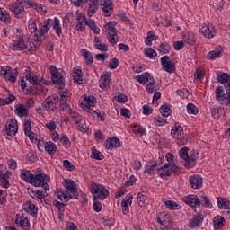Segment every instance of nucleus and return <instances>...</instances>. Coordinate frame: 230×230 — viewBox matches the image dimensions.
<instances>
[{"instance_id": "cd10ccee", "label": "nucleus", "mask_w": 230, "mask_h": 230, "mask_svg": "<svg viewBox=\"0 0 230 230\" xmlns=\"http://www.w3.org/2000/svg\"><path fill=\"white\" fill-rule=\"evenodd\" d=\"M105 146L108 150L111 148H119L121 146V141L116 137H110L106 140Z\"/></svg>"}, {"instance_id": "2f4dec72", "label": "nucleus", "mask_w": 230, "mask_h": 230, "mask_svg": "<svg viewBox=\"0 0 230 230\" xmlns=\"http://www.w3.org/2000/svg\"><path fill=\"white\" fill-rule=\"evenodd\" d=\"M51 28L55 30L58 37H60L62 35V25H60V20L58 17H54V19L52 20Z\"/></svg>"}, {"instance_id": "dca6fc26", "label": "nucleus", "mask_w": 230, "mask_h": 230, "mask_svg": "<svg viewBox=\"0 0 230 230\" xmlns=\"http://www.w3.org/2000/svg\"><path fill=\"white\" fill-rule=\"evenodd\" d=\"M204 222V214L197 213L190 219L188 223V227L190 229H197V227H200V225Z\"/></svg>"}, {"instance_id": "4be33fe9", "label": "nucleus", "mask_w": 230, "mask_h": 230, "mask_svg": "<svg viewBox=\"0 0 230 230\" xmlns=\"http://www.w3.org/2000/svg\"><path fill=\"white\" fill-rule=\"evenodd\" d=\"M190 186L193 190H200L202 188V177L199 175L190 176L189 179Z\"/></svg>"}, {"instance_id": "6ab92c4d", "label": "nucleus", "mask_w": 230, "mask_h": 230, "mask_svg": "<svg viewBox=\"0 0 230 230\" xmlns=\"http://www.w3.org/2000/svg\"><path fill=\"white\" fill-rule=\"evenodd\" d=\"M183 202L190 208H200V199L197 195H188L183 198Z\"/></svg>"}, {"instance_id": "4d7b16f0", "label": "nucleus", "mask_w": 230, "mask_h": 230, "mask_svg": "<svg viewBox=\"0 0 230 230\" xmlns=\"http://www.w3.org/2000/svg\"><path fill=\"white\" fill-rule=\"evenodd\" d=\"M144 51L146 57H148V58H151V60H153L154 58H155V57H157V52L154 50V49L152 48L145 49Z\"/></svg>"}, {"instance_id": "79ce46f5", "label": "nucleus", "mask_w": 230, "mask_h": 230, "mask_svg": "<svg viewBox=\"0 0 230 230\" xmlns=\"http://www.w3.org/2000/svg\"><path fill=\"white\" fill-rule=\"evenodd\" d=\"M82 55L85 58V62L88 66H91L93 64V62H94V58H93V55L91 54V52H89L87 49H83L81 50Z\"/></svg>"}, {"instance_id": "e2e57ef3", "label": "nucleus", "mask_w": 230, "mask_h": 230, "mask_svg": "<svg viewBox=\"0 0 230 230\" xmlns=\"http://www.w3.org/2000/svg\"><path fill=\"white\" fill-rule=\"evenodd\" d=\"M138 205L140 208H145V202H146V196H145L143 193L139 192L137 196Z\"/></svg>"}, {"instance_id": "58836bf2", "label": "nucleus", "mask_w": 230, "mask_h": 230, "mask_svg": "<svg viewBox=\"0 0 230 230\" xmlns=\"http://www.w3.org/2000/svg\"><path fill=\"white\" fill-rule=\"evenodd\" d=\"M217 206L220 209H230V201L219 197L217 198Z\"/></svg>"}, {"instance_id": "69168bd1", "label": "nucleus", "mask_w": 230, "mask_h": 230, "mask_svg": "<svg viewBox=\"0 0 230 230\" xmlns=\"http://www.w3.org/2000/svg\"><path fill=\"white\" fill-rule=\"evenodd\" d=\"M93 116H96L97 119H100V121H105V112H103V111H93Z\"/></svg>"}, {"instance_id": "4c0bfd02", "label": "nucleus", "mask_w": 230, "mask_h": 230, "mask_svg": "<svg viewBox=\"0 0 230 230\" xmlns=\"http://www.w3.org/2000/svg\"><path fill=\"white\" fill-rule=\"evenodd\" d=\"M214 228L220 229L224 227V224H226V219L222 216L215 217L213 219Z\"/></svg>"}, {"instance_id": "412c9836", "label": "nucleus", "mask_w": 230, "mask_h": 230, "mask_svg": "<svg viewBox=\"0 0 230 230\" xmlns=\"http://www.w3.org/2000/svg\"><path fill=\"white\" fill-rule=\"evenodd\" d=\"M28 193L31 199L34 200H37V202H42L44 199H46V194L44 193V190H33L31 189H28Z\"/></svg>"}, {"instance_id": "c9c22d12", "label": "nucleus", "mask_w": 230, "mask_h": 230, "mask_svg": "<svg viewBox=\"0 0 230 230\" xmlns=\"http://www.w3.org/2000/svg\"><path fill=\"white\" fill-rule=\"evenodd\" d=\"M25 78L30 84H32V87H35V85H40V81L37 79V75L35 74H31V72H29L25 75Z\"/></svg>"}, {"instance_id": "a211bd4d", "label": "nucleus", "mask_w": 230, "mask_h": 230, "mask_svg": "<svg viewBox=\"0 0 230 230\" xmlns=\"http://www.w3.org/2000/svg\"><path fill=\"white\" fill-rule=\"evenodd\" d=\"M11 49L13 51H24V49H28V45L24 39L20 37L12 43Z\"/></svg>"}, {"instance_id": "c85d7f7f", "label": "nucleus", "mask_w": 230, "mask_h": 230, "mask_svg": "<svg viewBox=\"0 0 230 230\" xmlns=\"http://www.w3.org/2000/svg\"><path fill=\"white\" fill-rule=\"evenodd\" d=\"M132 199H134V197L131 194H128V196H126V198L122 200L121 202V208H122V213L123 215H128L129 213V208H128V205L132 204Z\"/></svg>"}, {"instance_id": "39448f33", "label": "nucleus", "mask_w": 230, "mask_h": 230, "mask_svg": "<svg viewBox=\"0 0 230 230\" xmlns=\"http://www.w3.org/2000/svg\"><path fill=\"white\" fill-rule=\"evenodd\" d=\"M137 80L141 85H146V91L149 94H154L155 93V81L154 76L148 72H146L140 75L137 76ZM146 83H148L146 84Z\"/></svg>"}, {"instance_id": "f8f14e48", "label": "nucleus", "mask_w": 230, "mask_h": 230, "mask_svg": "<svg viewBox=\"0 0 230 230\" xmlns=\"http://www.w3.org/2000/svg\"><path fill=\"white\" fill-rule=\"evenodd\" d=\"M49 72L51 75V80L53 84H58V85H64L65 84L64 75H66V73L63 70H59L55 66H50Z\"/></svg>"}, {"instance_id": "9b49d317", "label": "nucleus", "mask_w": 230, "mask_h": 230, "mask_svg": "<svg viewBox=\"0 0 230 230\" xmlns=\"http://www.w3.org/2000/svg\"><path fill=\"white\" fill-rule=\"evenodd\" d=\"M0 76H3L7 82L15 84V82H17V76H19V71L17 68L13 70L10 66H4L0 70Z\"/></svg>"}, {"instance_id": "338daca9", "label": "nucleus", "mask_w": 230, "mask_h": 230, "mask_svg": "<svg viewBox=\"0 0 230 230\" xmlns=\"http://www.w3.org/2000/svg\"><path fill=\"white\" fill-rule=\"evenodd\" d=\"M63 166L68 172H73V170H75V164H71V162L69 160H64Z\"/></svg>"}, {"instance_id": "de8ad7c7", "label": "nucleus", "mask_w": 230, "mask_h": 230, "mask_svg": "<svg viewBox=\"0 0 230 230\" xmlns=\"http://www.w3.org/2000/svg\"><path fill=\"white\" fill-rule=\"evenodd\" d=\"M160 113L164 118H168L170 114H172V109L170 108V105L164 104L160 107Z\"/></svg>"}, {"instance_id": "a19ab883", "label": "nucleus", "mask_w": 230, "mask_h": 230, "mask_svg": "<svg viewBox=\"0 0 230 230\" xmlns=\"http://www.w3.org/2000/svg\"><path fill=\"white\" fill-rule=\"evenodd\" d=\"M85 25L88 26L90 28V30H93V33H95V35H100V28H98L96 26V22L89 19V20L85 21Z\"/></svg>"}, {"instance_id": "aec40b11", "label": "nucleus", "mask_w": 230, "mask_h": 230, "mask_svg": "<svg viewBox=\"0 0 230 230\" xmlns=\"http://www.w3.org/2000/svg\"><path fill=\"white\" fill-rule=\"evenodd\" d=\"M22 209L31 217H37V213L39 211V208L35 206V204L31 203V201H26L22 205Z\"/></svg>"}, {"instance_id": "37998d69", "label": "nucleus", "mask_w": 230, "mask_h": 230, "mask_svg": "<svg viewBox=\"0 0 230 230\" xmlns=\"http://www.w3.org/2000/svg\"><path fill=\"white\" fill-rule=\"evenodd\" d=\"M217 78L219 84H225V85H228V84H230V75L227 73L218 75Z\"/></svg>"}, {"instance_id": "1a4fd4ad", "label": "nucleus", "mask_w": 230, "mask_h": 230, "mask_svg": "<svg viewBox=\"0 0 230 230\" xmlns=\"http://www.w3.org/2000/svg\"><path fill=\"white\" fill-rule=\"evenodd\" d=\"M71 98V93H69V90H61L59 91L58 95L54 97V102H59V109L63 112H66V111H69V104L67 103V100Z\"/></svg>"}, {"instance_id": "5fc2aeb1", "label": "nucleus", "mask_w": 230, "mask_h": 230, "mask_svg": "<svg viewBox=\"0 0 230 230\" xmlns=\"http://www.w3.org/2000/svg\"><path fill=\"white\" fill-rule=\"evenodd\" d=\"M69 114L75 125H77L83 119L82 115H79L76 111H73L71 109H69Z\"/></svg>"}, {"instance_id": "864d4df0", "label": "nucleus", "mask_w": 230, "mask_h": 230, "mask_svg": "<svg viewBox=\"0 0 230 230\" xmlns=\"http://www.w3.org/2000/svg\"><path fill=\"white\" fill-rule=\"evenodd\" d=\"M103 157H104L103 153L98 151L94 147L92 148V155H91L92 159H96L97 161H102V159H103Z\"/></svg>"}, {"instance_id": "7ed1b4c3", "label": "nucleus", "mask_w": 230, "mask_h": 230, "mask_svg": "<svg viewBox=\"0 0 230 230\" xmlns=\"http://www.w3.org/2000/svg\"><path fill=\"white\" fill-rule=\"evenodd\" d=\"M25 8H37V4L31 0H17L9 6V10L17 19L24 17Z\"/></svg>"}, {"instance_id": "49530a36", "label": "nucleus", "mask_w": 230, "mask_h": 230, "mask_svg": "<svg viewBox=\"0 0 230 230\" xmlns=\"http://www.w3.org/2000/svg\"><path fill=\"white\" fill-rule=\"evenodd\" d=\"M15 113L17 114V116H19L20 118H24V116H28V110L26 107H24V105L20 104L16 110H15Z\"/></svg>"}, {"instance_id": "72a5a7b5", "label": "nucleus", "mask_w": 230, "mask_h": 230, "mask_svg": "<svg viewBox=\"0 0 230 230\" xmlns=\"http://www.w3.org/2000/svg\"><path fill=\"white\" fill-rule=\"evenodd\" d=\"M111 84V74L101 76L99 85L101 89H107Z\"/></svg>"}, {"instance_id": "423d86ee", "label": "nucleus", "mask_w": 230, "mask_h": 230, "mask_svg": "<svg viewBox=\"0 0 230 230\" xmlns=\"http://www.w3.org/2000/svg\"><path fill=\"white\" fill-rule=\"evenodd\" d=\"M171 135L172 137H174V139H177V143L180 146H182L188 143V138L184 133V128L179 122H176L172 128Z\"/></svg>"}, {"instance_id": "bf43d9fd", "label": "nucleus", "mask_w": 230, "mask_h": 230, "mask_svg": "<svg viewBox=\"0 0 230 230\" xmlns=\"http://www.w3.org/2000/svg\"><path fill=\"white\" fill-rule=\"evenodd\" d=\"M184 41L190 46H194L195 44V35L188 33L184 36Z\"/></svg>"}, {"instance_id": "f704fd0d", "label": "nucleus", "mask_w": 230, "mask_h": 230, "mask_svg": "<svg viewBox=\"0 0 230 230\" xmlns=\"http://www.w3.org/2000/svg\"><path fill=\"white\" fill-rule=\"evenodd\" d=\"M45 151L49 154V155H55L57 152V145L53 142H43Z\"/></svg>"}, {"instance_id": "e433bc0d", "label": "nucleus", "mask_w": 230, "mask_h": 230, "mask_svg": "<svg viewBox=\"0 0 230 230\" xmlns=\"http://www.w3.org/2000/svg\"><path fill=\"white\" fill-rule=\"evenodd\" d=\"M0 21L4 22V24H11L12 23V17L10 14L6 13L4 9H0Z\"/></svg>"}, {"instance_id": "c03bdc74", "label": "nucleus", "mask_w": 230, "mask_h": 230, "mask_svg": "<svg viewBox=\"0 0 230 230\" xmlns=\"http://www.w3.org/2000/svg\"><path fill=\"white\" fill-rule=\"evenodd\" d=\"M199 199H201V206H203L204 208H208V209H211L213 208V204H211V200L209 199V198H208V196L200 195Z\"/></svg>"}, {"instance_id": "7c9ffc66", "label": "nucleus", "mask_w": 230, "mask_h": 230, "mask_svg": "<svg viewBox=\"0 0 230 230\" xmlns=\"http://www.w3.org/2000/svg\"><path fill=\"white\" fill-rule=\"evenodd\" d=\"M98 0H91L88 4L87 15L88 17H93V15L98 12Z\"/></svg>"}, {"instance_id": "a878e982", "label": "nucleus", "mask_w": 230, "mask_h": 230, "mask_svg": "<svg viewBox=\"0 0 230 230\" xmlns=\"http://www.w3.org/2000/svg\"><path fill=\"white\" fill-rule=\"evenodd\" d=\"M103 32L106 35H118V30L116 29V22H110L103 26Z\"/></svg>"}, {"instance_id": "13d9d810", "label": "nucleus", "mask_w": 230, "mask_h": 230, "mask_svg": "<svg viewBox=\"0 0 230 230\" xmlns=\"http://www.w3.org/2000/svg\"><path fill=\"white\" fill-rule=\"evenodd\" d=\"M93 211L96 213H100L102 211V203L98 200V198L93 197Z\"/></svg>"}, {"instance_id": "f257e3e1", "label": "nucleus", "mask_w": 230, "mask_h": 230, "mask_svg": "<svg viewBox=\"0 0 230 230\" xmlns=\"http://www.w3.org/2000/svg\"><path fill=\"white\" fill-rule=\"evenodd\" d=\"M63 186L66 190L62 189H57L55 192V197L62 200L63 202H69L71 199H75L78 195V189L76 188V183L71 179H66L63 181Z\"/></svg>"}, {"instance_id": "bb28decb", "label": "nucleus", "mask_w": 230, "mask_h": 230, "mask_svg": "<svg viewBox=\"0 0 230 230\" xmlns=\"http://www.w3.org/2000/svg\"><path fill=\"white\" fill-rule=\"evenodd\" d=\"M42 107L46 109V111H57V102L55 101V97H48L42 102Z\"/></svg>"}, {"instance_id": "a18cd8bd", "label": "nucleus", "mask_w": 230, "mask_h": 230, "mask_svg": "<svg viewBox=\"0 0 230 230\" xmlns=\"http://www.w3.org/2000/svg\"><path fill=\"white\" fill-rule=\"evenodd\" d=\"M28 31L30 33L37 35L39 30L37 29V22H35L32 18L29 19Z\"/></svg>"}, {"instance_id": "0eeeda50", "label": "nucleus", "mask_w": 230, "mask_h": 230, "mask_svg": "<svg viewBox=\"0 0 230 230\" xmlns=\"http://www.w3.org/2000/svg\"><path fill=\"white\" fill-rule=\"evenodd\" d=\"M156 226L161 230H168L173 224V218L165 212L159 213L155 218Z\"/></svg>"}, {"instance_id": "f3484780", "label": "nucleus", "mask_w": 230, "mask_h": 230, "mask_svg": "<svg viewBox=\"0 0 230 230\" xmlns=\"http://www.w3.org/2000/svg\"><path fill=\"white\" fill-rule=\"evenodd\" d=\"M15 224L18 227H21V229L30 230V220L28 219V217L24 216V214L16 215Z\"/></svg>"}, {"instance_id": "3c124183", "label": "nucleus", "mask_w": 230, "mask_h": 230, "mask_svg": "<svg viewBox=\"0 0 230 230\" xmlns=\"http://www.w3.org/2000/svg\"><path fill=\"white\" fill-rule=\"evenodd\" d=\"M76 125V128L79 132L87 133V131L89 130V127H87V123H85V120L84 119Z\"/></svg>"}, {"instance_id": "6e6552de", "label": "nucleus", "mask_w": 230, "mask_h": 230, "mask_svg": "<svg viewBox=\"0 0 230 230\" xmlns=\"http://www.w3.org/2000/svg\"><path fill=\"white\" fill-rule=\"evenodd\" d=\"M49 181V177L48 175H46L44 172H40L32 175L31 184L36 188L42 186L46 191H49V185H48Z\"/></svg>"}, {"instance_id": "09e8293b", "label": "nucleus", "mask_w": 230, "mask_h": 230, "mask_svg": "<svg viewBox=\"0 0 230 230\" xmlns=\"http://www.w3.org/2000/svg\"><path fill=\"white\" fill-rule=\"evenodd\" d=\"M164 204L167 209H171L172 211H175V209H181L182 208L181 205L177 204V202L172 200H166Z\"/></svg>"}, {"instance_id": "c756f323", "label": "nucleus", "mask_w": 230, "mask_h": 230, "mask_svg": "<svg viewBox=\"0 0 230 230\" xmlns=\"http://www.w3.org/2000/svg\"><path fill=\"white\" fill-rule=\"evenodd\" d=\"M20 178L22 181H24V182H27L28 184H31V181L33 179V173H31V171L27 169H22L20 172Z\"/></svg>"}, {"instance_id": "4468645a", "label": "nucleus", "mask_w": 230, "mask_h": 230, "mask_svg": "<svg viewBox=\"0 0 230 230\" xmlns=\"http://www.w3.org/2000/svg\"><path fill=\"white\" fill-rule=\"evenodd\" d=\"M4 132L7 136H15L19 130V126L17 125V119H11L5 123Z\"/></svg>"}, {"instance_id": "f03ea898", "label": "nucleus", "mask_w": 230, "mask_h": 230, "mask_svg": "<svg viewBox=\"0 0 230 230\" xmlns=\"http://www.w3.org/2000/svg\"><path fill=\"white\" fill-rule=\"evenodd\" d=\"M53 22V19H45L41 22V28L36 33V35H33L32 37V44H31V48L29 49V51L31 53H33L40 44H42V38L48 33L49 30H51V23Z\"/></svg>"}, {"instance_id": "b1692460", "label": "nucleus", "mask_w": 230, "mask_h": 230, "mask_svg": "<svg viewBox=\"0 0 230 230\" xmlns=\"http://www.w3.org/2000/svg\"><path fill=\"white\" fill-rule=\"evenodd\" d=\"M24 134L29 137L31 141L35 140V133L31 131V121L25 119L23 121Z\"/></svg>"}, {"instance_id": "ea45409f", "label": "nucleus", "mask_w": 230, "mask_h": 230, "mask_svg": "<svg viewBox=\"0 0 230 230\" xmlns=\"http://www.w3.org/2000/svg\"><path fill=\"white\" fill-rule=\"evenodd\" d=\"M222 53H224V50H220L218 49L210 51L208 56L207 58L208 60H215L216 58H220V57L222 56Z\"/></svg>"}, {"instance_id": "5701e85b", "label": "nucleus", "mask_w": 230, "mask_h": 230, "mask_svg": "<svg viewBox=\"0 0 230 230\" xmlns=\"http://www.w3.org/2000/svg\"><path fill=\"white\" fill-rule=\"evenodd\" d=\"M83 105H84L83 109H84V111L90 112L91 107H94V105H96V97L85 96L84 98Z\"/></svg>"}, {"instance_id": "6e6d98bb", "label": "nucleus", "mask_w": 230, "mask_h": 230, "mask_svg": "<svg viewBox=\"0 0 230 230\" xmlns=\"http://www.w3.org/2000/svg\"><path fill=\"white\" fill-rule=\"evenodd\" d=\"M187 112L188 114H192L193 116H197L199 114V108L195 106L193 103H189L187 105Z\"/></svg>"}, {"instance_id": "393cba45", "label": "nucleus", "mask_w": 230, "mask_h": 230, "mask_svg": "<svg viewBox=\"0 0 230 230\" xmlns=\"http://www.w3.org/2000/svg\"><path fill=\"white\" fill-rule=\"evenodd\" d=\"M197 159H199V153H197L195 150H192L190 156L187 158V162H185L186 168H193V166H195L197 164Z\"/></svg>"}, {"instance_id": "680f3d73", "label": "nucleus", "mask_w": 230, "mask_h": 230, "mask_svg": "<svg viewBox=\"0 0 230 230\" xmlns=\"http://www.w3.org/2000/svg\"><path fill=\"white\" fill-rule=\"evenodd\" d=\"M155 166H157V162L151 166L146 167L144 173H147L148 175H155Z\"/></svg>"}, {"instance_id": "052dcab7", "label": "nucleus", "mask_w": 230, "mask_h": 230, "mask_svg": "<svg viewBox=\"0 0 230 230\" xmlns=\"http://www.w3.org/2000/svg\"><path fill=\"white\" fill-rule=\"evenodd\" d=\"M189 150H190V148H188V147H182V148L180 150V152H179L180 157H181V159H183V161H185V163H187V161H188V157H189L188 151H189Z\"/></svg>"}, {"instance_id": "20e7f679", "label": "nucleus", "mask_w": 230, "mask_h": 230, "mask_svg": "<svg viewBox=\"0 0 230 230\" xmlns=\"http://www.w3.org/2000/svg\"><path fill=\"white\" fill-rule=\"evenodd\" d=\"M225 88L226 92L222 86L216 88V100L220 103V105L230 107V84H225Z\"/></svg>"}, {"instance_id": "603ef678", "label": "nucleus", "mask_w": 230, "mask_h": 230, "mask_svg": "<svg viewBox=\"0 0 230 230\" xmlns=\"http://www.w3.org/2000/svg\"><path fill=\"white\" fill-rule=\"evenodd\" d=\"M162 67L166 73H175V63L173 61L166 63Z\"/></svg>"}, {"instance_id": "2eb2a0df", "label": "nucleus", "mask_w": 230, "mask_h": 230, "mask_svg": "<svg viewBox=\"0 0 230 230\" xmlns=\"http://www.w3.org/2000/svg\"><path fill=\"white\" fill-rule=\"evenodd\" d=\"M199 33L206 39H213V37L217 36V29L213 23H208L199 30Z\"/></svg>"}, {"instance_id": "9d476101", "label": "nucleus", "mask_w": 230, "mask_h": 230, "mask_svg": "<svg viewBox=\"0 0 230 230\" xmlns=\"http://www.w3.org/2000/svg\"><path fill=\"white\" fill-rule=\"evenodd\" d=\"M90 190L96 199L99 200H105L109 197V190L102 184H97L96 182H92L90 185Z\"/></svg>"}, {"instance_id": "8fccbe9b", "label": "nucleus", "mask_w": 230, "mask_h": 230, "mask_svg": "<svg viewBox=\"0 0 230 230\" xmlns=\"http://www.w3.org/2000/svg\"><path fill=\"white\" fill-rule=\"evenodd\" d=\"M157 49L163 55H166V54L170 53V49H171L170 44H168V42H164L158 46Z\"/></svg>"}, {"instance_id": "473e14b6", "label": "nucleus", "mask_w": 230, "mask_h": 230, "mask_svg": "<svg viewBox=\"0 0 230 230\" xmlns=\"http://www.w3.org/2000/svg\"><path fill=\"white\" fill-rule=\"evenodd\" d=\"M76 20L77 24L75 26L77 31H84L85 30V25H84V22L85 24L86 18L82 13L76 14Z\"/></svg>"}, {"instance_id": "774afa93", "label": "nucleus", "mask_w": 230, "mask_h": 230, "mask_svg": "<svg viewBox=\"0 0 230 230\" xmlns=\"http://www.w3.org/2000/svg\"><path fill=\"white\" fill-rule=\"evenodd\" d=\"M115 102L118 103H125L128 100L127 95L125 94H119L114 97Z\"/></svg>"}, {"instance_id": "0e129e2a", "label": "nucleus", "mask_w": 230, "mask_h": 230, "mask_svg": "<svg viewBox=\"0 0 230 230\" xmlns=\"http://www.w3.org/2000/svg\"><path fill=\"white\" fill-rule=\"evenodd\" d=\"M102 12L104 13V17H111V15H112V12H114V6H102Z\"/></svg>"}, {"instance_id": "ddd939ff", "label": "nucleus", "mask_w": 230, "mask_h": 230, "mask_svg": "<svg viewBox=\"0 0 230 230\" xmlns=\"http://www.w3.org/2000/svg\"><path fill=\"white\" fill-rule=\"evenodd\" d=\"M179 172V166L172 165L171 164H165L162 168L158 169L159 177L164 179V177H170L172 173Z\"/></svg>"}]
</instances>
